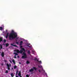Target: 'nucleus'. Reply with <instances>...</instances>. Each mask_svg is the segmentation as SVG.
<instances>
[{"instance_id": "nucleus-13", "label": "nucleus", "mask_w": 77, "mask_h": 77, "mask_svg": "<svg viewBox=\"0 0 77 77\" xmlns=\"http://www.w3.org/2000/svg\"><path fill=\"white\" fill-rule=\"evenodd\" d=\"M23 41H21L20 42V45H22V44H23Z\"/></svg>"}, {"instance_id": "nucleus-21", "label": "nucleus", "mask_w": 77, "mask_h": 77, "mask_svg": "<svg viewBox=\"0 0 77 77\" xmlns=\"http://www.w3.org/2000/svg\"><path fill=\"white\" fill-rule=\"evenodd\" d=\"M0 47L1 49H2V45H0Z\"/></svg>"}, {"instance_id": "nucleus-16", "label": "nucleus", "mask_w": 77, "mask_h": 77, "mask_svg": "<svg viewBox=\"0 0 77 77\" xmlns=\"http://www.w3.org/2000/svg\"><path fill=\"white\" fill-rule=\"evenodd\" d=\"M12 62H13L14 64H15V60H13Z\"/></svg>"}, {"instance_id": "nucleus-27", "label": "nucleus", "mask_w": 77, "mask_h": 77, "mask_svg": "<svg viewBox=\"0 0 77 77\" xmlns=\"http://www.w3.org/2000/svg\"><path fill=\"white\" fill-rule=\"evenodd\" d=\"M26 77H29V76L28 75H26Z\"/></svg>"}, {"instance_id": "nucleus-12", "label": "nucleus", "mask_w": 77, "mask_h": 77, "mask_svg": "<svg viewBox=\"0 0 77 77\" xmlns=\"http://www.w3.org/2000/svg\"><path fill=\"white\" fill-rule=\"evenodd\" d=\"M1 55L2 56V57H4V53L2 52V53Z\"/></svg>"}, {"instance_id": "nucleus-4", "label": "nucleus", "mask_w": 77, "mask_h": 77, "mask_svg": "<svg viewBox=\"0 0 77 77\" xmlns=\"http://www.w3.org/2000/svg\"><path fill=\"white\" fill-rule=\"evenodd\" d=\"M14 54H15L14 56V57L15 58V59H16L17 58V57H16V56H18V54L14 52Z\"/></svg>"}, {"instance_id": "nucleus-28", "label": "nucleus", "mask_w": 77, "mask_h": 77, "mask_svg": "<svg viewBox=\"0 0 77 77\" xmlns=\"http://www.w3.org/2000/svg\"><path fill=\"white\" fill-rule=\"evenodd\" d=\"M20 45V48H22V47H23L22 46H21V45Z\"/></svg>"}, {"instance_id": "nucleus-40", "label": "nucleus", "mask_w": 77, "mask_h": 77, "mask_svg": "<svg viewBox=\"0 0 77 77\" xmlns=\"http://www.w3.org/2000/svg\"><path fill=\"white\" fill-rule=\"evenodd\" d=\"M12 69H13V68H12V69H11V70H12Z\"/></svg>"}, {"instance_id": "nucleus-22", "label": "nucleus", "mask_w": 77, "mask_h": 77, "mask_svg": "<svg viewBox=\"0 0 77 77\" xmlns=\"http://www.w3.org/2000/svg\"><path fill=\"white\" fill-rule=\"evenodd\" d=\"M33 69H35V70H36V67H33Z\"/></svg>"}, {"instance_id": "nucleus-42", "label": "nucleus", "mask_w": 77, "mask_h": 77, "mask_svg": "<svg viewBox=\"0 0 77 77\" xmlns=\"http://www.w3.org/2000/svg\"><path fill=\"white\" fill-rule=\"evenodd\" d=\"M20 64H21V63H20Z\"/></svg>"}, {"instance_id": "nucleus-14", "label": "nucleus", "mask_w": 77, "mask_h": 77, "mask_svg": "<svg viewBox=\"0 0 77 77\" xmlns=\"http://www.w3.org/2000/svg\"><path fill=\"white\" fill-rule=\"evenodd\" d=\"M27 45V47H29V48H32V46H29V45Z\"/></svg>"}, {"instance_id": "nucleus-37", "label": "nucleus", "mask_w": 77, "mask_h": 77, "mask_svg": "<svg viewBox=\"0 0 77 77\" xmlns=\"http://www.w3.org/2000/svg\"><path fill=\"white\" fill-rule=\"evenodd\" d=\"M8 32V30H6V32Z\"/></svg>"}, {"instance_id": "nucleus-11", "label": "nucleus", "mask_w": 77, "mask_h": 77, "mask_svg": "<svg viewBox=\"0 0 77 77\" xmlns=\"http://www.w3.org/2000/svg\"><path fill=\"white\" fill-rule=\"evenodd\" d=\"M29 72H33V69H31L30 70H29Z\"/></svg>"}, {"instance_id": "nucleus-36", "label": "nucleus", "mask_w": 77, "mask_h": 77, "mask_svg": "<svg viewBox=\"0 0 77 77\" xmlns=\"http://www.w3.org/2000/svg\"><path fill=\"white\" fill-rule=\"evenodd\" d=\"M38 71H39V72H41V71L40 70H39Z\"/></svg>"}, {"instance_id": "nucleus-33", "label": "nucleus", "mask_w": 77, "mask_h": 77, "mask_svg": "<svg viewBox=\"0 0 77 77\" xmlns=\"http://www.w3.org/2000/svg\"><path fill=\"white\" fill-rule=\"evenodd\" d=\"M16 73H18V71H16Z\"/></svg>"}, {"instance_id": "nucleus-10", "label": "nucleus", "mask_w": 77, "mask_h": 77, "mask_svg": "<svg viewBox=\"0 0 77 77\" xmlns=\"http://www.w3.org/2000/svg\"><path fill=\"white\" fill-rule=\"evenodd\" d=\"M8 36H9V33H7L6 34V36H5L6 38H8Z\"/></svg>"}, {"instance_id": "nucleus-34", "label": "nucleus", "mask_w": 77, "mask_h": 77, "mask_svg": "<svg viewBox=\"0 0 77 77\" xmlns=\"http://www.w3.org/2000/svg\"><path fill=\"white\" fill-rule=\"evenodd\" d=\"M17 74H18V73H16V75H17Z\"/></svg>"}, {"instance_id": "nucleus-9", "label": "nucleus", "mask_w": 77, "mask_h": 77, "mask_svg": "<svg viewBox=\"0 0 77 77\" xmlns=\"http://www.w3.org/2000/svg\"><path fill=\"white\" fill-rule=\"evenodd\" d=\"M18 75L19 77H21V71H20L19 72Z\"/></svg>"}, {"instance_id": "nucleus-2", "label": "nucleus", "mask_w": 77, "mask_h": 77, "mask_svg": "<svg viewBox=\"0 0 77 77\" xmlns=\"http://www.w3.org/2000/svg\"><path fill=\"white\" fill-rule=\"evenodd\" d=\"M17 36V34L14 32V30H12L11 31V33L9 35V38L10 40L12 41L14 38H15Z\"/></svg>"}, {"instance_id": "nucleus-41", "label": "nucleus", "mask_w": 77, "mask_h": 77, "mask_svg": "<svg viewBox=\"0 0 77 77\" xmlns=\"http://www.w3.org/2000/svg\"><path fill=\"white\" fill-rule=\"evenodd\" d=\"M18 40H19V41H20V39H18Z\"/></svg>"}, {"instance_id": "nucleus-32", "label": "nucleus", "mask_w": 77, "mask_h": 77, "mask_svg": "<svg viewBox=\"0 0 77 77\" xmlns=\"http://www.w3.org/2000/svg\"><path fill=\"white\" fill-rule=\"evenodd\" d=\"M1 65L3 66V64H2Z\"/></svg>"}, {"instance_id": "nucleus-25", "label": "nucleus", "mask_w": 77, "mask_h": 77, "mask_svg": "<svg viewBox=\"0 0 77 77\" xmlns=\"http://www.w3.org/2000/svg\"><path fill=\"white\" fill-rule=\"evenodd\" d=\"M5 72L6 73H8V70H6Z\"/></svg>"}, {"instance_id": "nucleus-39", "label": "nucleus", "mask_w": 77, "mask_h": 77, "mask_svg": "<svg viewBox=\"0 0 77 77\" xmlns=\"http://www.w3.org/2000/svg\"><path fill=\"white\" fill-rule=\"evenodd\" d=\"M4 61H5V62H6V60H5Z\"/></svg>"}, {"instance_id": "nucleus-5", "label": "nucleus", "mask_w": 77, "mask_h": 77, "mask_svg": "<svg viewBox=\"0 0 77 77\" xmlns=\"http://www.w3.org/2000/svg\"><path fill=\"white\" fill-rule=\"evenodd\" d=\"M15 44V43H11V45H12V46H14V47H17V45H14Z\"/></svg>"}, {"instance_id": "nucleus-1", "label": "nucleus", "mask_w": 77, "mask_h": 77, "mask_svg": "<svg viewBox=\"0 0 77 77\" xmlns=\"http://www.w3.org/2000/svg\"><path fill=\"white\" fill-rule=\"evenodd\" d=\"M16 51H17V53H22L23 52L22 55H23L22 57V59H25L27 58V55L26 53H25V49L24 48H22L21 50L20 51L19 50H16Z\"/></svg>"}, {"instance_id": "nucleus-29", "label": "nucleus", "mask_w": 77, "mask_h": 77, "mask_svg": "<svg viewBox=\"0 0 77 77\" xmlns=\"http://www.w3.org/2000/svg\"><path fill=\"white\" fill-rule=\"evenodd\" d=\"M45 75H46V76H47V73H45Z\"/></svg>"}, {"instance_id": "nucleus-15", "label": "nucleus", "mask_w": 77, "mask_h": 77, "mask_svg": "<svg viewBox=\"0 0 77 77\" xmlns=\"http://www.w3.org/2000/svg\"><path fill=\"white\" fill-rule=\"evenodd\" d=\"M9 45V44L8 43L6 44V47H8V46Z\"/></svg>"}, {"instance_id": "nucleus-3", "label": "nucleus", "mask_w": 77, "mask_h": 77, "mask_svg": "<svg viewBox=\"0 0 77 77\" xmlns=\"http://www.w3.org/2000/svg\"><path fill=\"white\" fill-rule=\"evenodd\" d=\"M7 66H8L7 69H8V70H11V69L10 68V66H11V64H8L7 63Z\"/></svg>"}, {"instance_id": "nucleus-18", "label": "nucleus", "mask_w": 77, "mask_h": 77, "mask_svg": "<svg viewBox=\"0 0 77 77\" xmlns=\"http://www.w3.org/2000/svg\"><path fill=\"white\" fill-rule=\"evenodd\" d=\"M28 54H30L31 52L30 51H28Z\"/></svg>"}, {"instance_id": "nucleus-38", "label": "nucleus", "mask_w": 77, "mask_h": 77, "mask_svg": "<svg viewBox=\"0 0 77 77\" xmlns=\"http://www.w3.org/2000/svg\"><path fill=\"white\" fill-rule=\"evenodd\" d=\"M10 62H11V63H12V61H10Z\"/></svg>"}, {"instance_id": "nucleus-31", "label": "nucleus", "mask_w": 77, "mask_h": 77, "mask_svg": "<svg viewBox=\"0 0 77 77\" xmlns=\"http://www.w3.org/2000/svg\"><path fill=\"white\" fill-rule=\"evenodd\" d=\"M20 57L19 56H17V57H18V58H19V57Z\"/></svg>"}, {"instance_id": "nucleus-35", "label": "nucleus", "mask_w": 77, "mask_h": 77, "mask_svg": "<svg viewBox=\"0 0 77 77\" xmlns=\"http://www.w3.org/2000/svg\"><path fill=\"white\" fill-rule=\"evenodd\" d=\"M28 45H30V44H28Z\"/></svg>"}, {"instance_id": "nucleus-23", "label": "nucleus", "mask_w": 77, "mask_h": 77, "mask_svg": "<svg viewBox=\"0 0 77 77\" xmlns=\"http://www.w3.org/2000/svg\"><path fill=\"white\" fill-rule=\"evenodd\" d=\"M38 67H39V68H42V66H38Z\"/></svg>"}, {"instance_id": "nucleus-7", "label": "nucleus", "mask_w": 77, "mask_h": 77, "mask_svg": "<svg viewBox=\"0 0 77 77\" xmlns=\"http://www.w3.org/2000/svg\"><path fill=\"white\" fill-rule=\"evenodd\" d=\"M34 60H37L38 62H39L40 63H42V62L41 61H39L37 59V58H35V59H34Z\"/></svg>"}, {"instance_id": "nucleus-19", "label": "nucleus", "mask_w": 77, "mask_h": 77, "mask_svg": "<svg viewBox=\"0 0 77 77\" xmlns=\"http://www.w3.org/2000/svg\"><path fill=\"white\" fill-rule=\"evenodd\" d=\"M30 62H29L28 61H27L26 62V63L27 64H29V63Z\"/></svg>"}, {"instance_id": "nucleus-26", "label": "nucleus", "mask_w": 77, "mask_h": 77, "mask_svg": "<svg viewBox=\"0 0 77 77\" xmlns=\"http://www.w3.org/2000/svg\"><path fill=\"white\" fill-rule=\"evenodd\" d=\"M1 41H2V39L0 38V42H1Z\"/></svg>"}, {"instance_id": "nucleus-6", "label": "nucleus", "mask_w": 77, "mask_h": 77, "mask_svg": "<svg viewBox=\"0 0 77 77\" xmlns=\"http://www.w3.org/2000/svg\"><path fill=\"white\" fill-rule=\"evenodd\" d=\"M19 38H17L16 39V43L17 44H19V42H17L18 41V39H19Z\"/></svg>"}, {"instance_id": "nucleus-17", "label": "nucleus", "mask_w": 77, "mask_h": 77, "mask_svg": "<svg viewBox=\"0 0 77 77\" xmlns=\"http://www.w3.org/2000/svg\"><path fill=\"white\" fill-rule=\"evenodd\" d=\"M0 30H3V28L2 27H0Z\"/></svg>"}, {"instance_id": "nucleus-24", "label": "nucleus", "mask_w": 77, "mask_h": 77, "mask_svg": "<svg viewBox=\"0 0 77 77\" xmlns=\"http://www.w3.org/2000/svg\"><path fill=\"white\" fill-rule=\"evenodd\" d=\"M32 53H33V54L35 53V51H33V50L32 51Z\"/></svg>"}, {"instance_id": "nucleus-30", "label": "nucleus", "mask_w": 77, "mask_h": 77, "mask_svg": "<svg viewBox=\"0 0 77 77\" xmlns=\"http://www.w3.org/2000/svg\"><path fill=\"white\" fill-rule=\"evenodd\" d=\"M6 40H4V42H6Z\"/></svg>"}, {"instance_id": "nucleus-8", "label": "nucleus", "mask_w": 77, "mask_h": 77, "mask_svg": "<svg viewBox=\"0 0 77 77\" xmlns=\"http://www.w3.org/2000/svg\"><path fill=\"white\" fill-rule=\"evenodd\" d=\"M11 77H13L14 76V73L13 72H12L11 73Z\"/></svg>"}, {"instance_id": "nucleus-20", "label": "nucleus", "mask_w": 77, "mask_h": 77, "mask_svg": "<svg viewBox=\"0 0 77 77\" xmlns=\"http://www.w3.org/2000/svg\"><path fill=\"white\" fill-rule=\"evenodd\" d=\"M16 68H17V66H14V69H16Z\"/></svg>"}]
</instances>
